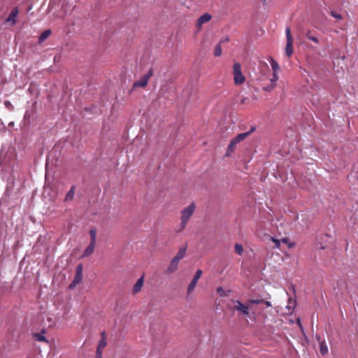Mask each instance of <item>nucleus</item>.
Instances as JSON below:
<instances>
[{"instance_id":"obj_33","label":"nucleus","mask_w":358,"mask_h":358,"mask_svg":"<svg viewBox=\"0 0 358 358\" xmlns=\"http://www.w3.org/2000/svg\"><path fill=\"white\" fill-rule=\"evenodd\" d=\"M272 0H262L264 5H268L271 2Z\"/></svg>"},{"instance_id":"obj_20","label":"nucleus","mask_w":358,"mask_h":358,"mask_svg":"<svg viewBox=\"0 0 358 358\" xmlns=\"http://www.w3.org/2000/svg\"><path fill=\"white\" fill-rule=\"evenodd\" d=\"M248 304L250 307L251 308L252 305L254 304H260L263 303L264 302V300L263 299H248Z\"/></svg>"},{"instance_id":"obj_7","label":"nucleus","mask_w":358,"mask_h":358,"mask_svg":"<svg viewBox=\"0 0 358 358\" xmlns=\"http://www.w3.org/2000/svg\"><path fill=\"white\" fill-rule=\"evenodd\" d=\"M101 340L99 343L98 347L96 348V356L102 357V352H103V350L107 345V340H106V335L104 331L101 333Z\"/></svg>"},{"instance_id":"obj_17","label":"nucleus","mask_w":358,"mask_h":358,"mask_svg":"<svg viewBox=\"0 0 358 358\" xmlns=\"http://www.w3.org/2000/svg\"><path fill=\"white\" fill-rule=\"evenodd\" d=\"M320 351L322 355H327L328 352V348L324 341L320 342Z\"/></svg>"},{"instance_id":"obj_14","label":"nucleus","mask_w":358,"mask_h":358,"mask_svg":"<svg viewBox=\"0 0 358 358\" xmlns=\"http://www.w3.org/2000/svg\"><path fill=\"white\" fill-rule=\"evenodd\" d=\"M96 243H90V245L87 246V248L83 252V257H87L90 255L94 250Z\"/></svg>"},{"instance_id":"obj_15","label":"nucleus","mask_w":358,"mask_h":358,"mask_svg":"<svg viewBox=\"0 0 358 358\" xmlns=\"http://www.w3.org/2000/svg\"><path fill=\"white\" fill-rule=\"evenodd\" d=\"M185 253L186 247L181 248L173 259L177 260L178 262H180L182 258H184V257L185 256Z\"/></svg>"},{"instance_id":"obj_1","label":"nucleus","mask_w":358,"mask_h":358,"mask_svg":"<svg viewBox=\"0 0 358 358\" xmlns=\"http://www.w3.org/2000/svg\"><path fill=\"white\" fill-rule=\"evenodd\" d=\"M195 208L196 206L194 203H192L187 207L185 208L182 210L180 217V224L179 225V228L176 230L177 233H180L185 229L190 217L192 216L195 210Z\"/></svg>"},{"instance_id":"obj_9","label":"nucleus","mask_w":358,"mask_h":358,"mask_svg":"<svg viewBox=\"0 0 358 358\" xmlns=\"http://www.w3.org/2000/svg\"><path fill=\"white\" fill-rule=\"evenodd\" d=\"M212 18V16L208 13H204L197 20L196 23V27L201 29V27L203 24L209 22Z\"/></svg>"},{"instance_id":"obj_19","label":"nucleus","mask_w":358,"mask_h":358,"mask_svg":"<svg viewBox=\"0 0 358 358\" xmlns=\"http://www.w3.org/2000/svg\"><path fill=\"white\" fill-rule=\"evenodd\" d=\"M270 63L273 72H278L280 70V66L273 58L270 59Z\"/></svg>"},{"instance_id":"obj_31","label":"nucleus","mask_w":358,"mask_h":358,"mask_svg":"<svg viewBox=\"0 0 358 358\" xmlns=\"http://www.w3.org/2000/svg\"><path fill=\"white\" fill-rule=\"evenodd\" d=\"M271 240L275 243V248H279L280 245V241L275 238L271 237Z\"/></svg>"},{"instance_id":"obj_24","label":"nucleus","mask_w":358,"mask_h":358,"mask_svg":"<svg viewBox=\"0 0 358 358\" xmlns=\"http://www.w3.org/2000/svg\"><path fill=\"white\" fill-rule=\"evenodd\" d=\"M234 250L235 252L237 253L238 255H242L243 252V248L241 245L236 243L234 246Z\"/></svg>"},{"instance_id":"obj_2","label":"nucleus","mask_w":358,"mask_h":358,"mask_svg":"<svg viewBox=\"0 0 358 358\" xmlns=\"http://www.w3.org/2000/svg\"><path fill=\"white\" fill-rule=\"evenodd\" d=\"M254 130L255 128L252 127L249 131L239 134L236 137H234L229 144L225 155L229 157L231 155V153L234 152V151L235 150L237 144L244 141L254 131Z\"/></svg>"},{"instance_id":"obj_12","label":"nucleus","mask_w":358,"mask_h":358,"mask_svg":"<svg viewBox=\"0 0 358 358\" xmlns=\"http://www.w3.org/2000/svg\"><path fill=\"white\" fill-rule=\"evenodd\" d=\"M83 279V274L76 273L73 282L70 284L69 288L73 289L76 285L79 284Z\"/></svg>"},{"instance_id":"obj_38","label":"nucleus","mask_w":358,"mask_h":358,"mask_svg":"<svg viewBox=\"0 0 358 358\" xmlns=\"http://www.w3.org/2000/svg\"><path fill=\"white\" fill-rule=\"evenodd\" d=\"M326 247L325 246H323V245H321L320 246V249H324Z\"/></svg>"},{"instance_id":"obj_25","label":"nucleus","mask_w":358,"mask_h":358,"mask_svg":"<svg viewBox=\"0 0 358 358\" xmlns=\"http://www.w3.org/2000/svg\"><path fill=\"white\" fill-rule=\"evenodd\" d=\"M276 84L270 83L268 85L263 86L262 90L265 92H271L275 87Z\"/></svg>"},{"instance_id":"obj_13","label":"nucleus","mask_w":358,"mask_h":358,"mask_svg":"<svg viewBox=\"0 0 358 358\" xmlns=\"http://www.w3.org/2000/svg\"><path fill=\"white\" fill-rule=\"evenodd\" d=\"M75 190H76V186L73 185L71 187L70 190L66 194V196L64 199L65 201H69L73 200V199L74 197V194H75Z\"/></svg>"},{"instance_id":"obj_18","label":"nucleus","mask_w":358,"mask_h":358,"mask_svg":"<svg viewBox=\"0 0 358 358\" xmlns=\"http://www.w3.org/2000/svg\"><path fill=\"white\" fill-rule=\"evenodd\" d=\"M224 41L222 40L219 44H217L215 48V50H214V55L215 57H219L222 55V47H221V43H222Z\"/></svg>"},{"instance_id":"obj_41","label":"nucleus","mask_w":358,"mask_h":358,"mask_svg":"<svg viewBox=\"0 0 358 358\" xmlns=\"http://www.w3.org/2000/svg\"><path fill=\"white\" fill-rule=\"evenodd\" d=\"M96 358H102V357H96Z\"/></svg>"},{"instance_id":"obj_8","label":"nucleus","mask_w":358,"mask_h":358,"mask_svg":"<svg viewBox=\"0 0 358 358\" xmlns=\"http://www.w3.org/2000/svg\"><path fill=\"white\" fill-rule=\"evenodd\" d=\"M17 8H13L8 17L6 19V23H9L11 26H13L16 23V17L17 16Z\"/></svg>"},{"instance_id":"obj_42","label":"nucleus","mask_w":358,"mask_h":358,"mask_svg":"<svg viewBox=\"0 0 358 358\" xmlns=\"http://www.w3.org/2000/svg\"><path fill=\"white\" fill-rule=\"evenodd\" d=\"M357 180H358V176H357Z\"/></svg>"},{"instance_id":"obj_37","label":"nucleus","mask_w":358,"mask_h":358,"mask_svg":"<svg viewBox=\"0 0 358 358\" xmlns=\"http://www.w3.org/2000/svg\"><path fill=\"white\" fill-rule=\"evenodd\" d=\"M297 324H299L300 329L302 330L303 327L301 324V322H300V320L299 319H297Z\"/></svg>"},{"instance_id":"obj_36","label":"nucleus","mask_w":358,"mask_h":358,"mask_svg":"<svg viewBox=\"0 0 358 358\" xmlns=\"http://www.w3.org/2000/svg\"><path fill=\"white\" fill-rule=\"evenodd\" d=\"M294 246V243H288V248H293Z\"/></svg>"},{"instance_id":"obj_3","label":"nucleus","mask_w":358,"mask_h":358,"mask_svg":"<svg viewBox=\"0 0 358 358\" xmlns=\"http://www.w3.org/2000/svg\"><path fill=\"white\" fill-rule=\"evenodd\" d=\"M232 303L234 304L231 307L232 310L237 311L239 315L251 318L252 314L250 312V307L248 301L243 303L239 300H232Z\"/></svg>"},{"instance_id":"obj_16","label":"nucleus","mask_w":358,"mask_h":358,"mask_svg":"<svg viewBox=\"0 0 358 358\" xmlns=\"http://www.w3.org/2000/svg\"><path fill=\"white\" fill-rule=\"evenodd\" d=\"M51 34V31L50 29H47L44 31L38 38V42L41 43L44 41L46 38H48Z\"/></svg>"},{"instance_id":"obj_34","label":"nucleus","mask_w":358,"mask_h":358,"mask_svg":"<svg viewBox=\"0 0 358 358\" xmlns=\"http://www.w3.org/2000/svg\"><path fill=\"white\" fill-rule=\"evenodd\" d=\"M263 303H265L267 307H271V303L270 301H264V302H263Z\"/></svg>"},{"instance_id":"obj_35","label":"nucleus","mask_w":358,"mask_h":358,"mask_svg":"<svg viewBox=\"0 0 358 358\" xmlns=\"http://www.w3.org/2000/svg\"><path fill=\"white\" fill-rule=\"evenodd\" d=\"M281 241L282 243H288V238H284L281 240Z\"/></svg>"},{"instance_id":"obj_27","label":"nucleus","mask_w":358,"mask_h":358,"mask_svg":"<svg viewBox=\"0 0 358 358\" xmlns=\"http://www.w3.org/2000/svg\"><path fill=\"white\" fill-rule=\"evenodd\" d=\"M201 275H202V271L200 269L197 270L194 278H193V280H194V281L198 282V280L201 278Z\"/></svg>"},{"instance_id":"obj_6","label":"nucleus","mask_w":358,"mask_h":358,"mask_svg":"<svg viewBox=\"0 0 358 358\" xmlns=\"http://www.w3.org/2000/svg\"><path fill=\"white\" fill-rule=\"evenodd\" d=\"M153 71L150 69L148 72L141 78L140 80L136 81L133 84V88L136 87H145L147 86L150 77L152 76Z\"/></svg>"},{"instance_id":"obj_22","label":"nucleus","mask_w":358,"mask_h":358,"mask_svg":"<svg viewBox=\"0 0 358 358\" xmlns=\"http://www.w3.org/2000/svg\"><path fill=\"white\" fill-rule=\"evenodd\" d=\"M90 243H96V230L92 228L90 230Z\"/></svg>"},{"instance_id":"obj_23","label":"nucleus","mask_w":358,"mask_h":358,"mask_svg":"<svg viewBox=\"0 0 358 358\" xmlns=\"http://www.w3.org/2000/svg\"><path fill=\"white\" fill-rule=\"evenodd\" d=\"M306 36L307 37V38H308L309 40L313 41L315 43H319V40L317 39V38L314 36L313 35H312L310 31H306Z\"/></svg>"},{"instance_id":"obj_40","label":"nucleus","mask_w":358,"mask_h":358,"mask_svg":"<svg viewBox=\"0 0 358 358\" xmlns=\"http://www.w3.org/2000/svg\"><path fill=\"white\" fill-rule=\"evenodd\" d=\"M224 41H229L228 38H227Z\"/></svg>"},{"instance_id":"obj_29","label":"nucleus","mask_w":358,"mask_h":358,"mask_svg":"<svg viewBox=\"0 0 358 358\" xmlns=\"http://www.w3.org/2000/svg\"><path fill=\"white\" fill-rule=\"evenodd\" d=\"M217 292L220 294V296H227L226 292L224 291V289L222 287H218L217 289Z\"/></svg>"},{"instance_id":"obj_5","label":"nucleus","mask_w":358,"mask_h":358,"mask_svg":"<svg viewBox=\"0 0 358 358\" xmlns=\"http://www.w3.org/2000/svg\"><path fill=\"white\" fill-rule=\"evenodd\" d=\"M286 35V46H285V55L287 57H290L294 52L293 50V38L292 36L291 29L287 27L285 29Z\"/></svg>"},{"instance_id":"obj_11","label":"nucleus","mask_w":358,"mask_h":358,"mask_svg":"<svg viewBox=\"0 0 358 358\" xmlns=\"http://www.w3.org/2000/svg\"><path fill=\"white\" fill-rule=\"evenodd\" d=\"M143 285V276H141L135 283V285L133 287L132 293L133 294H136L138 293Z\"/></svg>"},{"instance_id":"obj_10","label":"nucleus","mask_w":358,"mask_h":358,"mask_svg":"<svg viewBox=\"0 0 358 358\" xmlns=\"http://www.w3.org/2000/svg\"><path fill=\"white\" fill-rule=\"evenodd\" d=\"M178 263H179V262H178L177 260L173 259L171 260L169 266H168V268H167V269L166 271V273L167 274H171V273H173L175 271H176L177 269H178Z\"/></svg>"},{"instance_id":"obj_32","label":"nucleus","mask_w":358,"mask_h":358,"mask_svg":"<svg viewBox=\"0 0 358 358\" xmlns=\"http://www.w3.org/2000/svg\"><path fill=\"white\" fill-rule=\"evenodd\" d=\"M331 15L332 17H334V18H336L337 20H342L343 19L341 15L337 13L335 11H331Z\"/></svg>"},{"instance_id":"obj_39","label":"nucleus","mask_w":358,"mask_h":358,"mask_svg":"<svg viewBox=\"0 0 358 358\" xmlns=\"http://www.w3.org/2000/svg\"><path fill=\"white\" fill-rule=\"evenodd\" d=\"M317 338L318 341H320V336H317Z\"/></svg>"},{"instance_id":"obj_4","label":"nucleus","mask_w":358,"mask_h":358,"mask_svg":"<svg viewBox=\"0 0 358 358\" xmlns=\"http://www.w3.org/2000/svg\"><path fill=\"white\" fill-rule=\"evenodd\" d=\"M233 74L235 85H241L245 82V78L241 72V66L239 63H235L234 64Z\"/></svg>"},{"instance_id":"obj_26","label":"nucleus","mask_w":358,"mask_h":358,"mask_svg":"<svg viewBox=\"0 0 358 358\" xmlns=\"http://www.w3.org/2000/svg\"><path fill=\"white\" fill-rule=\"evenodd\" d=\"M34 337L38 341L48 342V340L46 339V338L45 336H43V335H41L40 334H35Z\"/></svg>"},{"instance_id":"obj_30","label":"nucleus","mask_w":358,"mask_h":358,"mask_svg":"<svg viewBox=\"0 0 358 358\" xmlns=\"http://www.w3.org/2000/svg\"><path fill=\"white\" fill-rule=\"evenodd\" d=\"M83 264H79L76 266V273L83 274Z\"/></svg>"},{"instance_id":"obj_21","label":"nucleus","mask_w":358,"mask_h":358,"mask_svg":"<svg viewBox=\"0 0 358 358\" xmlns=\"http://www.w3.org/2000/svg\"><path fill=\"white\" fill-rule=\"evenodd\" d=\"M196 284H197V281H194V280L192 279V282H190V284L188 285V287H187V292L188 295H189L192 292V291L194 289L195 287L196 286Z\"/></svg>"},{"instance_id":"obj_28","label":"nucleus","mask_w":358,"mask_h":358,"mask_svg":"<svg viewBox=\"0 0 358 358\" xmlns=\"http://www.w3.org/2000/svg\"><path fill=\"white\" fill-rule=\"evenodd\" d=\"M278 80V72H273V77L271 78L270 81L271 83H275Z\"/></svg>"}]
</instances>
